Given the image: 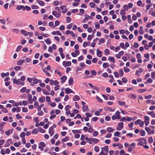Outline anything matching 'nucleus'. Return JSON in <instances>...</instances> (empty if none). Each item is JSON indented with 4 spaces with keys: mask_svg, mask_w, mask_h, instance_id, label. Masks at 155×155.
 <instances>
[{
    "mask_svg": "<svg viewBox=\"0 0 155 155\" xmlns=\"http://www.w3.org/2000/svg\"><path fill=\"white\" fill-rule=\"evenodd\" d=\"M26 88L25 87H24L21 88L20 90V91L21 93H24L25 91Z\"/></svg>",
    "mask_w": 155,
    "mask_h": 155,
    "instance_id": "57",
    "label": "nucleus"
},
{
    "mask_svg": "<svg viewBox=\"0 0 155 155\" xmlns=\"http://www.w3.org/2000/svg\"><path fill=\"white\" fill-rule=\"evenodd\" d=\"M16 9L18 10H21V9L23 11L25 10V7L23 5H18Z\"/></svg>",
    "mask_w": 155,
    "mask_h": 155,
    "instance_id": "12",
    "label": "nucleus"
},
{
    "mask_svg": "<svg viewBox=\"0 0 155 155\" xmlns=\"http://www.w3.org/2000/svg\"><path fill=\"white\" fill-rule=\"evenodd\" d=\"M97 55L98 57H102V53L99 49H97Z\"/></svg>",
    "mask_w": 155,
    "mask_h": 155,
    "instance_id": "11",
    "label": "nucleus"
},
{
    "mask_svg": "<svg viewBox=\"0 0 155 155\" xmlns=\"http://www.w3.org/2000/svg\"><path fill=\"white\" fill-rule=\"evenodd\" d=\"M123 8L126 11H127L128 9V7L127 5H125L123 6Z\"/></svg>",
    "mask_w": 155,
    "mask_h": 155,
    "instance_id": "63",
    "label": "nucleus"
},
{
    "mask_svg": "<svg viewBox=\"0 0 155 155\" xmlns=\"http://www.w3.org/2000/svg\"><path fill=\"white\" fill-rule=\"evenodd\" d=\"M74 83L73 80L72 78L70 79L68 81V83L70 85Z\"/></svg>",
    "mask_w": 155,
    "mask_h": 155,
    "instance_id": "45",
    "label": "nucleus"
},
{
    "mask_svg": "<svg viewBox=\"0 0 155 155\" xmlns=\"http://www.w3.org/2000/svg\"><path fill=\"white\" fill-rule=\"evenodd\" d=\"M142 3V1L140 0H139L137 2V5L138 6H140L141 5Z\"/></svg>",
    "mask_w": 155,
    "mask_h": 155,
    "instance_id": "62",
    "label": "nucleus"
},
{
    "mask_svg": "<svg viewBox=\"0 0 155 155\" xmlns=\"http://www.w3.org/2000/svg\"><path fill=\"white\" fill-rule=\"evenodd\" d=\"M152 81H153L151 78H149L146 81L144 82V83L146 84H147L150 83H152Z\"/></svg>",
    "mask_w": 155,
    "mask_h": 155,
    "instance_id": "22",
    "label": "nucleus"
},
{
    "mask_svg": "<svg viewBox=\"0 0 155 155\" xmlns=\"http://www.w3.org/2000/svg\"><path fill=\"white\" fill-rule=\"evenodd\" d=\"M13 130L12 129H11L10 130L7 131L5 132V134L6 135H9L10 134V131H11L12 132V133Z\"/></svg>",
    "mask_w": 155,
    "mask_h": 155,
    "instance_id": "49",
    "label": "nucleus"
},
{
    "mask_svg": "<svg viewBox=\"0 0 155 155\" xmlns=\"http://www.w3.org/2000/svg\"><path fill=\"white\" fill-rule=\"evenodd\" d=\"M148 141L150 143H152L153 141V140L152 137H149L148 138Z\"/></svg>",
    "mask_w": 155,
    "mask_h": 155,
    "instance_id": "54",
    "label": "nucleus"
},
{
    "mask_svg": "<svg viewBox=\"0 0 155 155\" xmlns=\"http://www.w3.org/2000/svg\"><path fill=\"white\" fill-rule=\"evenodd\" d=\"M37 129L38 131L42 133H44L45 132V130L44 129H42L40 127H38Z\"/></svg>",
    "mask_w": 155,
    "mask_h": 155,
    "instance_id": "19",
    "label": "nucleus"
},
{
    "mask_svg": "<svg viewBox=\"0 0 155 155\" xmlns=\"http://www.w3.org/2000/svg\"><path fill=\"white\" fill-rule=\"evenodd\" d=\"M54 73L58 74L60 77L62 75V73L60 72V71L58 70H55L54 71Z\"/></svg>",
    "mask_w": 155,
    "mask_h": 155,
    "instance_id": "34",
    "label": "nucleus"
},
{
    "mask_svg": "<svg viewBox=\"0 0 155 155\" xmlns=\"http://www.w3.org/2000/svg\"><path fill=\"white\" fill-rule=\"evenodd\" d=\"M22 46L21 45H18L16 49V51L17 52L19 51L20 50V49L22 48Z\"/></svg>",
    "mask_w": 155,
    "mask_h": 155,
    "instance_id": "47",
    "label": "nucleus"
},
{
    "mask_svg": "<svg viewBox=\"0 0 155 155\" xmlns=\"http://www.w3.org/2000/svg\"><path fill=\"white\" fill-rule=\"evenodd\" d=\"M120 112L117 110L115 113V114L113 115L112 117V119L113 120H115L116 119H119L120 118Z\"/></svg>",
    "mask_w": 155,
    "mask_h": 155,
    "instance_id": "3",
    "label": "nucleus"
},
{
    "mask_svg": "<svg viewBox=\"0 0 155 155\" xmlns=\"http://www.w3.org/2000/svg\"><path fill=\"white\" fill-rule=\"evenodd\" d=\"M124 72L122 69H120L119 71V73H118L119 74V76L120 77H122L123 75Z\"/></svg>",
    "mask_w": 155,
    "mask_h": 155,
    "instance_id": "29",
    "label": "nucleus"
},
{
    "mask_svg": "<svg viewBox=\"0 0 155 155\" xmlns=\"http://www.w3.org/2000/svg\"><path fill=\"white\" fill-rule=\"evenodd\" d=\"M69 140L68 137L66 136L64 138H63L61 140V141L62 142H65L68 141Z\"/></svg>",
    "mask_w": 155,
    "mask_h": 155,
    "instance_id": "41",
    "label": "nucleus"
},
{
    "mask_svg": "<svg viewBox=\"0 0 155 155\" xmlns=\"http://www.w3.org/2000/svg\"><path fill=\"white\" fill-rule=\"evenodd\" d=\"M102 76L104 78H107L108 74L107 72H105L102 74Z\"/></svg>",
    "mask_w": 155,
    "mask_h": 155,
    "instance_id": "61",
    "label": "nucleus"
},
{
    "mask_svg": "<svg viewBox=\"0 0 155 155\" xmlns=\"http://www.w3.org/2000/svg\"><path fill=\"white\" fill-rule=\"evenodd\" d=\"M104 52L106 55H107L110 54L109 51L108 49H105L104 51Z\"/></svg>",
    "mask_w": 155,
    "mask_h": 155,
    "instance_id": "44",
    "label": "nucleus"
},
{
    "mask_svg": "<svg viewBox=\"0 0 155 155\" xmlns=\"http://www.w3.org/2000/svg\"><path fill=\"white\" fill-rule=\"evenodd\" d=\"M13 82L14 84H17L18 85H20L21 86L23 85L24 84V82L21 81L20 79L17 80L16 78L13 79Z\"/></svg>",
    "mask_w": 155,
    "mask_h": 155,
    "instance_id": "4",
    "label": "nucleus"
},
{
    "mask_svg": "<svg viewBox=\"0 0 155 155\" xmlns=\"http://www.w3.org/2000/svg\"><path fill=\"white\" fill-rule=\"evenodd\" d=\"M88 108V107L87 105H85L84 106H83L82 107L83 110L84 112L86 111L87 110Z\"/></svg>",
    "mask_w": 155,
    "mask_h": 155,
    "instance_id": "32",
    "label": "nucleus"
},
{
    "mask_svg": "<svg viewBox=\"0 0 155 155\" xmlns=\"http://www.w3.org/2000/svg\"><path fill=\"white\" fill-rule=\"evenodd\" d=\"M108 95L109 96V99L110 100H114V97L113 95H110L109 94H108Z\"/></svg>",
    "mask_w": 155,
    "mask_h": 155,
    "instance_id": "59",
    "label": "nucleus"
},
{
    "mask_svg": "<svg viewBox=\"0 0 155 155\" xmlns=\"http://www.w3.org/2000/svg\"><path fill=\"white\" fill-rule=\"evenodd\" d=\"M42 91L44 94L46 95H49L50 94L49 92L47 91L46 89H43Z\"/></svg>",
    "mask_w": 155,
    "mask_h": 155,
    "instance_id": "27",
    "label": "nucleus"
},
{
    "mask_svg": "<svg viewBox=\"0 0 155 155\" xmlns=\"http://www.w3.org/2000/svg\"><path fill=\"white\" fill-rule=\"evenodd\" d=\"M44 106V104H42L38 106L37 107V110L38 111H40L41 110L42 107H43Z\"/></svg>",
    "mask_w": 155,
    "mask_h": 155,
    "instance_id": "46",
    "label": "nucleus"
},
{
    "mask_svg": "<svg viewBox=\"0 0 155 155\" xmlns=\"http://www.w3.org/2000/svg\"><path fill=\"white\" fill-rule=\"evenodd\" d=\"M137 141H138L137 143L138 146H143L145 143V144H147V141L144 138H141L137 140Z\"/></svg>",
    "mask_w": 155,
    "mask_h": 155,
    "instance_id": "2",
    "label": "nucleus"
},
{
    "mask_svg": "<svg viewBox=\"0 0 155 155\" xmlns=\"http://www.w3.org/2000/svg\"><path fill=\"white\" fill-rule=\"evenodd\" d=\"M41 82V80H38L36 78L33 80V83L35 84H37L38 83Z\"/></svg>",
    "mask_w": 155,
    "mask_h": 155,
    "instance_id": "28",
    "label": "nucleus"
},
{
    "mask_svg": "<svg viewBox=\"0 0 155 155\" xmlns=\"http://www.w3.org/2000/svg\"><path fill=\"white\" fill-rule=\"evenodd\" d=\"M140 133V135L141 136H143L145 135L146 133L144 130H141Z\"/></svg>",
    "mask_w": 155,
    "mask_h": 155,
    "instance_id": "21",
    "label": "nucleus"
},
{
    "mask_svg": "<svg viewBox=\"0 0 155 155\" xmlns=\"http://www.w3.org/2000/svg\"><path fill=\"white\" fill-rule=\"evenodd\" d=\"M103 66L104 68H106L109 66V64L107 62L104 63H103Z\"/></svg>",
    "mask_w": 155,
    "mask_h": 155,
    "instance_id": "26",
    "label": "nucleus"
},
{
    "mask_svg": "<svg viewBox=\"0 0 155 155\" xmlns=\"http://www.w3.org/2000/svg\"><path fill=\"white\" fill-rule=\"evenodd\" d=\"M72 132L74 134H76V133H81L80 130H72Z\"/></svg>",
    "mask_w": 155,
    "mask_h": 155,
    "instance_id": "33",
    "label": "nucleus"
},
{
    "mask_svg": "<svg viewBox=\"0 0 155 155\" xmlns=\"http://www.w3.org/2000/svg\"><path fill=\"white\" fill-rule=\"evenodd\" d=\"M80 99V97L77 95L74 96L73 98V100L74 101H79Z\"/></svg>",
    "mask_w": 155,
    "mask_h": 155,
    "instance_id": "13",
    "label": "nucleus"
},
{
    "mask_svg": "<svg viewBox=\"0 0 155 155\" xmlns=\"http://www.w3.org/2000/svg\"><path fill=\"white\" fill-rule=\"evenodd\" d=\"M119 104L121 106H123L125 104V102L123 101H118Z\"/></svg>",
    "mask_w": 155,
    "mask_h": 155,
    "instance_id": "48",
    "label": "nucleus"
},
{
    "mask_svg": "<svg viewBox=\"0 0 155 155\" xmlns=\"http://www.w3.org/2000/svg\"><path fill=\"white\" fill-rule=\"evenodd\" d=\"M60 24V22L58 21H55V25L54 27H52V28H54L56 26H58Z\"/></svg>",
    "mask_w": 155,
    "mask_h": 155,
    "instance_id": "51",
    "label": "nucleus"
},
{
    "mask_svg": "<svg viewBox=\"0 0 155 155\" xmlns=\"http://www.w3.org/2000/svg\"><path fill=\"white\" fill-rule=\"evenodd\" d=\"M45 41L46 44L48 45L50 44L51 43V40L49 38H47L45 40Z\"/></svg>",
    "mask_w": 155,
    "mask_h": 155,
    "instance_id": "24",
    "label": "nucleus"
},
{
    "mask_svg": "<svg viewBox=\"0 0 155 155\" xmlns=\"http://www.w3.org/2000/svg\"><path fill=\"white\" fill-rule=\"evenodd\" d=\"M95 27L97 29H98L100 28V25L98 22H97L95 23Z\"/></svg>",
    "mask_w": 155,
    "mask_h": 155,
    "instance_id": "50",
    "label": "nucleus"
},
{
    "mask_svg": "<svg viewBox=\"0 0 155 155\" xmlns=\"http://www.w3.org/2000/svg\"><path fill=\"white\" fill-rule=\"evenodd\" d=\"M144 122L145 123V125L146 126H147L149 123V117L147 116H145L144 117Z\"/></svg>",
    "mask_w": 155,
    "mask_h": 155,
    "instance_id": "9",
    "label": "nucleus"
},
{
    "mask_svg": "<svg viewBox=\"0 0 155 155\" xmlns=\"http://www.w3.org/2000/svg\"><path fill=\"white\" fill-rule=\"evenodd\" d=\"M108 59L109 61H111L113 63H115V61L114 57H109Z\"/></svg>",
    "mask_w": 155,
    "mask_h": 155,
    "instance_id": "30",
    "label": "nucleus"
},
{
    "mask_svg": "<svg viewBox=\"0 0 155 155\" xmlns=\"http://www.w3.org/2000/svg\"><path fill=\"white\" fill-rule=\"evenodd\" d=\"M120 133L119 132L116 131L114 133V136L120 137Z\"/></svg>",
    "mask_w": 155,
    "mask_h": 155,
    "instance_id": "31",
    "label": "nucleus"
},
{
    "mask_svg": "<svg viewBox=\"0 0 155 155\" xmlns=\"http://www.w3.org/2000/svg\"><path fill=\"white\" fill-rule=\"evenodd\" d=\"M36 2L40 5L41 6H44L45 4V3L42 1L37 0Z\"/></svg>",
    "mask_w": 155,
    "mask_h": 155,
    "instance_id": "15",
    "label": "nucleus"
},
{
    "mask_svg": "<svg viewBox=\"0 0 155 155\" xmlns=\"http://www.w3.org/2000/svg\"><path fill=\"white\" fill-rule=\"evenodd\" d=\"M52 14L56 18H59L61 16V14L59 12H58L56 11H53Z\"/></svg>",
    "mask_w": 155,
    "mask_h": 155,
    "instance_id": "6",
    "label": "nucleus"
},
{
    "mask_svg": "<svg viewBox=\"0 0 155 155\" xmlns=\"http://www.w3.org/2000/svg\"><path fill=\"white\" fill-rule=\"evenodd\" d=\"M20 137L21 138H25V133L24 132H22L20 135Z\"/></svg>",
    "mask_w": 155,
    "mask_h": 155,
    "instance_id": "53",
    "label": "nucleus"
},
{
    "mask_svg": "<svg viewBox=\"0 0 155 155\" xmlns=\"http://www.w3.org/2000/svg\"><path fill=\"white\" fill-rule=\"evenodd\" d=\"M38 101L40 103L44 102L45 101V97L42 96L38 99Z\"/></svg>",
    "mask_w": 155,
    "mask_h": 155,
    "instance_id": "18",
    "label": "nucleus"
},
{
    "mask_svg": "<svg viewBox=\"0 0 155 155\" xmlns=\"http://www.w3.org/2000/svg\"><path fill=\"white\" fill-rule=\"evenodd\" d=\"M49 133L50 136H52L54 134V129L52 127H51L49 129Z\"/></svg>",
    "mask_w": 155,
    "mask_h": 155,
    "instance_id": "10",
    "label": "nucleus"
},
{
    "mask_svg": "<svg viewBox=\"0 0 155 155\" xmlns=\"http://www.w3.org/2000/svg\"><path fill=\"white\" fill-rule=\"evenodd\" d=\"M92 141L94 143H97L99 142V140L98 139L94 138H92Z\"/></svg>",
    "mask_w": 155,
    "mask_h": 155,
    "instance_id": "37",
    "label": "nucleus"
},
{
    "mask_svg": "<svg viewBox=\"0 0 155 155\" xmlns=\"http://www.w3.org/2000/svg\"><path fill=\"white\" fill-rule=\"evenodd\" d=\"M139 44L138 43H137V42H135L134 43V46L135 48H138V47H139Z\"/></svg>",
    "mask_w": 155,
    "mask_h": 155,
    "instance_id": "64",
    "label": "nucleus"
},
{
    "mask_svg": "<svg viewBox=\"0 0 155 155\" xmlns=\"http://www.w3.org/2000/svg\"><path fill=\"white\" fill-rule=\"evenodd\" d=\"M21 144V143L20 141H18L17 143H14V145L15 147H18Z\"/></svg>",
    "mask_w": 155,
    "mask_h": 155,
    "instance_id": "35",
    "label": "nucleus"
},
{
    "mask_svg": "<svg viewBox=\"0 0 155 155\" xmlns=\"http://www.w3.org/2000/svg\"><path fill=\"white\" fill-rule=\"evenodd\" d=\"M65 91L67 94H69L72 92V90L69 88H65Z\"/></svg>",
    "mask_w": 155,
    "mask_h": 155,
    "instance_id": "14",
    "label": "nucleus"
},
{
    "mask_svg": "<svg viewBox=\"0 0 155 155\" xmlns=\"http://www.w3.org/2000/svg\"><path fill=\"white\" fill-rule=\"evenodd\" d=\"M64 67L70 66L71 65V63L70 61H64L62 63Z\"/></svg>",
    "mask_w": 155,
    "mask_h": 155,
    "instance_id": "7",
    "label": "nucleus"
},
{
    "mask_svg": "<svg viewBox=\"0 0 155 155\" xmlns=\"http://www.w3.org/2000/svg\"><path fill=\"white\" fill-rule=\"evenodd\" d=\"M66 22L68 23L70 22L71 21V17L68 16L66 18Z\"/></svg>",
    "mask_w": 155,
    "mask_h": 155,
    "instance_id": "36",
    "label": "nucleus"
},
{
    "mask_svg": "<svg viewBox=\"0 0 155 155\" xmlns=\"http://www.w3.org/2000/svg\"><path fill=\"white\" fill-rule=\"evenodd\" d=\"M124 70L126 72H128L130 71V70L127 67H125L124 68Z\"/></svg>",
    "mask_w": 155,
    "mask_h": 155,
    "instance_id": "56",
    "label": "nucleus"
},
{
    "mask_svg": "<svg viewBox=\"0 0 155 155\" xmlns=\"http://www.w3.org/2000/svg\"><path fill=\"white\" fill-rule=\"evenodd\" d=\"M92 138H89L87 137H86L85 138V140L87 141V142H89V143L90 144H91L92 143Z\"/></svg>",
    "mask_w": 155,
    "mask_h": 155,
    "instance_id": "20",
    "label": "nucleus"
},
{
    "mask_svg": "<svg viewBox=\"0 0 155 155\" xmlns=\"http://www.w3.org/2000/svg\"><path fill=\"white\" fill-rule=\"evenodd\" d=\"M101 151L99 153V155H107L109 151L108 147L105 146L101 148Z\"/></svg>",
    "mask_w": 155,
    "mask_h": 155,
    "instance_id": "1",
    "label": "nucleus"
},
{
    "mask_svg": "<svg viewBox=\"0 0 155 155\" xmlns=\"http://www.w3.org/2000/svg\"><path fill=\"white\" fill-rule=\"evenodd\" d=\"M31 7L32 9H38L39 8L38 6L35 5H32Z\"/></svg>",
    "mask_w": 155,
    "mask_h": 155,
    "instance_id": "58",
    "label": "nucleus"
},
{
    "mask_svg": "<svg viewBox=\"0 0 155 155\" xmlns=\"http://www.w3.org/2000/svg\"><path fill=\"white\" fill-rule=\"evenodd\" d=\"M94 150L97 152H98L99 151V147L98 146H96L94 147Z\"/></svg>",
    "mask_w": 155,
    "mask_h": 155,
    "instance_id": "43",
    "label": "nucleus"
},
{
    "mask_svg": "<svg viewBox=\"0 0 155 155\" xmlns=\"http://www.w3.org/2000/svg\"><path fill=\"white\" fill-rule=\"evenodd\" d=\"M114 130V129H112L111 127H108L107 129V131L110 133L112 132Z\"/></svg>",
    "mask_w": 155,
    "mask_h": 155,
    "instance_id": "23",
    "label": "nucleus"
},
{
    "mask_svg": "<svg viewBox=\"0 0 155 155\" xmlns=\"http://www.w3.org/2000/svg\"><path fill=\"white\" fill-rule=\"evenodd\" d=\"M95 4L93 2H90L89 3V5L90 7L92 8H93L95 6Z\"/></svg>",
    "mask_w": 155,
    "mask_h": 155,
    "instance_id": "52",
    "label": "nucleus"
},
{
    "mask_svg": "<svg viewBox=\"0 0 155 155\" xmlns=\"http://www.w3.org/2000/svg\"><path fill=\"white\" fill-rule=\"evenodd\" d=\"M38 145L43 147H45L46 146L45 143L43 142H40L39 143Z\"/></svg>",
    "mask_w": 155,
    "mask_h": 155,
    "instance_id": "39",
    "label": "nucleus"
},
{
    "mask_svg": "<svg viewBox=\"0 0 155 155\" xmlns=\"http://www.w3.org/2000/svg\"><path fill=\"white\" fill-rule=\"evenodd\" d=\"M71 106L69 105H68L65 106V110L66 111H68L69 110V108H71Z\"/></svg>",
    "mask_w": 155,
    "mask_h": 155,
    "instance_id": "60",
    "label": "nucleus"
},
{
    "mask_svg": "<svg viewBox=\"0 0 155 155\" xmlns=\"http://www.w3.org/2000/svg\"><path fill=\"white\" fill-rule=\"evenodd\" d=\"M124 123L123 122L119 123L118 124V127H117V129L118 130H121L123 127Z\"/></svg>",
    "mask_w": 155,
    "mask_h": 155,
    "instance_id": "8",
    "label": "nucleus"
},
{
    "mask_svg": "<svg viewBox=\"0 0 155 155\" xmlns=\"http://www.w3.org/2000/svg\"><path fill=\"white\" fill-rule=\"evenodd\" d=\"M38 129H37L35 128L32 131V133L33 134H37L38 133Z\"/></svg>",
    "mask_w": 155,
    "mask_h": 155,
    "instance_id": "42",
    "label": "nucleus"
},
{
    "mask_svg": "<svg viewBox=\"0 0 155 155\" xmlns=\"http://www.w3.org/2000/svg\"><path fill=\"white\" fill-rule=\"evenodd\" d=\"M147 91L146 89H140L138 90V91L139 93H142Z\"/></svg>",
    "mask_w": 155,
    "mask_h": 155,
    "instance_id": "40",
    "label": "nucleus"
},
{
    "mask_svg": "<svg viewBox=\"0 0 155 155\" xmlns=\"http://www.w3.org/2000/svg\"><path fill=\"white\" fill-rule=\"evenodd\" d=\"M21 32L22 33L24 36H27L28 35V32H27L26 31L24 30H21Z\"/></svg>",
    "mask_w": 155,
    "mask_h": 155,
    "instance_id": "25",
    "label": "nucleus"
},
{
    "mask_svg": "<svg viewBox=\"0 0 155 155\" xmlns=\"http://www.w3.org/2000/svg\"><path fill=\"white\" fill-rule=\"evenodd\" d=\"M25 61V60L24 59L22 60H20L17 62V64L18 65H21Z\"/></svg>",
    "mask_w": 155,
    "mask_h": 155,
    "instance_id": "17",
    "label": "nucleus"
},
{
    "mask_svg": "<svg viewBox=\"0 0 155 155\" xmlns=\"http://www.w3.org/2000/svg\"><path fill=\"white\" fill-rule=\"evenodd\" d=\"M9 75V72H7L6 73H2L1 74V76L2 78H4L5 77H8Z\"/></svg>",
    "mask_w": 155,
    "mask_h": 155,
    "instance_id": "16",
    "label": "nucleus"
},
{
    "mask_svg": "<svg viewBox=\"0 0 155 155\" xmlns=\"http://www.w3.org/2000/svg\"><path fill=\"white\" fill-rule=\"evenodd\" d=\"M16 119L18 120L21 119L22 118V117L21 116H20L19 114H17L16 116Z\"/></svg>",
    "mask_w": 155,
    "mask_h": 155,
    "instance_id": "55",
    "label": "nucleus"
},
{
    "mask_svg": "<svg viewBox=\"0 0 155 155\" xmlns=\"http://www.w3.org/2000/svg\"><path fill=\"white\" fill-rule=\"evenodd\" d=\"M60 9L62 10V12L63 13H65L68 11L66 5H62L60 7Z\"/></svg>",
    "mask_w": 155,
    "mask_h": 155,
    "instance_id": "5",
    "label": "nucleus"
},
{
    "mask_svg": "<svg viewBox=\"0 0 155 155\" xmlns=\"http://www.w3.org/2000/svg\"><path fill=\"white\" fill-rule=\"evenodd\" d=\"M143 28L142 26H140V28L139 32L140 34H142L143 33H144V31L143 30Z\"/></svg>",
    "mask_w": 155,
    "mask_h": 155,
    "instance_id": "38",
    "label": "nucleus"
}]
</instances>
